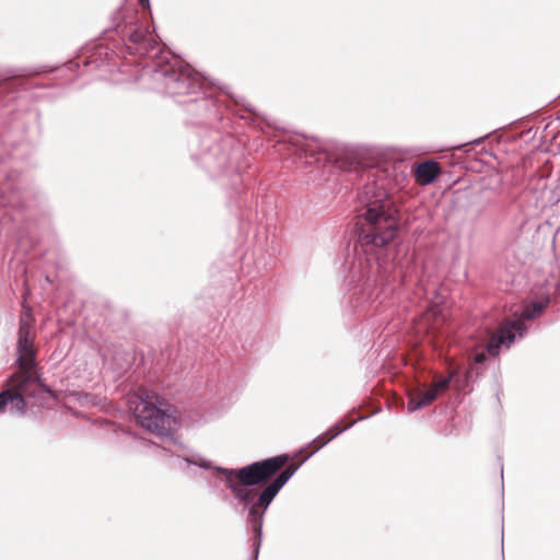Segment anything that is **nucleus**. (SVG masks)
<instances>
[{
	"instance_id": "nucleus-24",
	"label": "nucleus",
	"mask_w": 560,
	"mask_h": 560,
	"mask_svg": "<svg viewBox=\"0 0 560 560\" xmlns=\"http://www.w3.org/2000/svg\"><path fill=\"white\" fill-rule=\"evenodd\" d=\"M45 279H46V281H48V282H50V281H51V280H50V278H49V276H46V278H45Z\"/></svg>"
},
{
	"instance_id": "nucleus-18",
	"label": "nucleus",
	"mask_w": 560,
	"mask_h": 560,
	"mask_svg": "<svg viewBox=\"0 0 560 560\" xmlns=\"http://www.w3.org/2000/svg\"><path fill=\"white\" fill-rule=\"evenodd\" d=\"M555 198L553 202L558 203L560 201V184L553 190Z\"/></svg>"
},
{
	"instance_id": "nucleus-12",
	"label": "nucleus",
	"mask_w": 560,
	"mask_h": 560,
	"mask_svg": "<svg viewBox=\"0 0 560 560\" xmlns=\"http://www.w3.org/2000/svg\"><path fill=\"white\" fill-rule=\"evenodd\" d=\"M436 398H438L436 392L432 390L431 388H429L424 392H421L419 398H417L415 396L409 398L408 411L415 412L421 408H424L428 405H430L432 401H434Z\"/></svg>"
},
{
	"instance_id": "nucleus-13",
	"label": "nucleus",
	"mask_w": 560,
	"mask_h": 560,
	"mask_svg": "<svg viewBox=\"0 0 560 560\" xmlns=\"http://www.w3.org/2000/svg\"><path fill=\"white\" fill-rule=\"evenodd\" d=\"M26 389V387H24L23 389H16L18 392L16 393H11L9 389H8V396L7 397H10V400H9V404H10V410L11 412H19V413H24L25 412V409H26V400L24 398V395L22 392H24Z\"/></svg>"
},
{
	"instance_id": "nucleus-19",
	"label": "nucleus",
	"mask_w": 560,
	"mask_h": 560,
	"mask_svg": "<svg viewBox=\"0 0 560 560\" xmlns=\"http://www.w3.org/2000/svg\"><path fill=\"white\" fill-rule=\"evenodd\" d=\"M139 4L142 7V9L150 10V0H138Z\"/></svg>"
},
{
	"instance_id": "nucleus-15",
	"label": "nucleus",
	"mask_w": 560,
	"mask_h": 560,
	"mask_svg": "<svg viewBox=\"0 0 560 560\" xmlns=\"http://www.w3.org/2000/svg\"><path fill=\"white\" fill-rule=\"evenodd\" d=\"M18 339H32L31 325L23 318L19 322Z\"/></svg>"
},
{
	"instance_id": "nucleus-22",
	"label": "nucleus",
	"mask_w": 560,
	"mask_h": 560,
	"mask_svg": "<svg viewBox=\"0 0 560 560\" xmlns=\"http://www.w3.org/2000/svg\"><path fill=\"white\" fill-rule=\"evenodd\" d=\"M500 474H501V478H503V466L502 465H501Z\"/></svg>"
},
{
	"instance_id": "nucleus-8",
	"label": "nucleus",
	"mask_w": 560,
	"mask_h": 560,
	"mask_svg": "<svg viewBox=\"0 0 560 560\" xmlns=\"http://www.w3.org/2000/svg\"><path fill=\"white\" fill-rule=\"evenodd\" d=\"M135 417L142 428L153 432L160 440L175 441L173 431L177 424L176 418L165 409L148 400V397L141 398L135 409Z\"/></svg>"
},
{
	"instance_id": "nucleus-1",
	"label": "nucleus",
	"mask_w": 560,
	"mask_h": 560,
	"mask_svg": "<svg viewBox=\"0 0 560 560\" xmlns=\"http://www.w3.org/2000/svg\"><path fill=\"white\" fill-rule=\"evenodd\" d=\"M335 163L364 182L358 192V237L352 248L348 246L342 264L348 303L354 313H363L394 292L396 264L381 259L378 252L390 245L400 231L401 215L394 192L404 187L408 166L398 161L368 167L351 147H343Z\"/></svg>"
},
{
	"instance_id": "nucleus-17",
	"label": "nucleus",
	"mask_w": 560,
	"mask_h": 560,
	"mask_svg": "<svg viewBox=\"0 0 560 560\" xmlns=\"http://www.w3.org/2000/svg\"><path fill=\"white\" fill-rule=\"evenodd\" d=\"M8 389L0 392V412H3L5 407L9 405L10 397H7Z\"/></svg>"
},
{
	"instance_id": "nucleus-2",
	"label": "nucleus",
	"mask_w": 560,
	"mask_h": 560,
	"mask_svg": "<svg viewBox=\"0 0 560 560\" xmlns=\"http://www.w3.org/2000/svg\"><path fill=\"white\" fill-rule=\"evenodd\" d=\"M341 433L342 430H338L329 435V431H326L316 436L306 446L312 447V451L299 464L287 465L277 476L276 474L290 459L289 455H276L240 468L212 466L210 460L199 454L179 458L186 463V466L194 465L203 469H213L222 475L234 499L247 511L246 527L252 533L249 537L250 556L247 560H258L262 542L264 520L268 508L299 467Z\"/></svg>"
},
{
	"instance_id": "nucleus-3",
	"label": "nucleus",
	"mask_w": 560,
	"mask_h": 560,
	"mask_svg": "<svg viewBox=\"0 0 560 560\" xmlns=\"http://www.w3.org/2000/svg\"><path fill=\"white\" fill-rule=\"evenodd\" d=\"M237 114L233 110L220 108L219 116L221 118L211 117L196 118V130L188 140V149L190 158L197 166L203 170L210 178L220 179L228 178L229 189L228 197L230 207L240 210V219L242 221L252 222L257 215L254 191L244 186V179L240 171L242 166L238 164L242 158L240 149H234V139L230 131V117L224 114H232L241 119H246L242 110L246 112L242 106L235 107Z\"/></svg>"
},
{
	"instance_id": "nucleus-23",
	"label": "nucleus",
	"mask_w": 560,
	"mask_h": 560,
	"mask_svg": "<svg viewBox=\"0 0 560 560\" xmlns=\"http://www.w3.org/2000/svg\"><path fill=\"white\" fill-rule=\"evenodd\" d=\"M364 419H366V417L365 416H361L358 420H364Z\"/></svg>"
},
{
	"instance_id": "nucleus-11",
	"label": "nucleus",
	"mask_w": 560,
	"mask_h": 560,
	"mask_svg": "<svg viewBox=\"0 0 560 560\" xmlns=\"http://www.w3.org/2000/svg\"><path fill=\"white\" fill-rule=\"evenodd\" d=\"M487 355H490V357H495V355H491L487 350L486 351H481V352H476L471 358H470V362H469V368L467 369V371L465 372V375H464V384H468L469 382H471L472 377H474V374L476 376L480 375V371H479V366L483 365L487 361Z\"/></svg>"
},
{
	"instance_id": "nucleus-7",
	"label": "nucleus",
	"mask_w": 560,
	"mask_h": 560,
	"mask_svg": "<svg viewBox=\"0 0 560 560\" xmlns=\"http://www.w3.org/2000/svg\"><path fill=\"white\" fill-rule=\"evenodd\" d=\"M16 364L19 371L13 373L9 383L14 389H23L30 384H37L39 388L49 395H54V390L42 378V374L36 361V348L33 339H18L16 343Z\"/></svg>"
},
{
	"instance_id": "nucleus-21",
	"label": "nucleus",
	"mask_w": 560,
	"mask_h": 560,
	"mask_svg": "<svg viewBox=\"0 0 560 560\" xmlns=\"http://www.w3.org/2000/svg\"><path fill=\"white\" fill-rule=\"evenodd\" d=\"M482 141V138L474 140V143H480Z\"/></svg>"
},
{
	"instance_id": "nucleus-20",
	"label": "nucleus",
	"mask_w": 560,
	"mask_h": 560,
	"mask_svg": "<svg viewBox=\"0 0 560 560\" xmlns=\"http://www.w3.org/2000/svg\"><path fill=\"white\" fill-rule=\"evenodd\" d=\"M501 544H502V546H501V552H502V555H503V553H504V549H503V537L501 538Z\"/></svg>"
},
{
	"instance_id": "nucleus-16",
	"label": "nucleus",
	"mask_w": 560,
	"mask_h": 560,
	"mask_svg": "<svg viewBox=\"0 0 560 560\" xmlns=\"http://www.w3.org/2000/svg\"><path fill=\"white\" fill-rule=\"evenodd\" d=\"M357 420L350 421L347 425L342 427L340 422H336L332 427H330L327 431H329V435L331 433L338 432V430H342V432L347 431L351 427L355 424Z\"/></svg>"
},
{
	"instance_id": "nucleus-4",
	"label": "nucleus",
	"mask_w": 560,
	"mask_h": 560,
	"mask_svg": "<svg viewBox=\"0 0 560 560\" xmlns=\"http://www.w3.org/2000/svg\"><path fill=\"white\" fill-rule=\"evenodd\" d=\"M155 45L159 52L144 56L150 60L143 70L149 75L153 90L168 95L185 107L189 116L188 124H197L196 118L210 119L212 116L222 119L219 114L223 106L235 114V107L242 106L247 114L258 116L256 109L244 97L232 93L228 86H220L221 95H214L212 89L206 86V81L199 72L180 57L163 50L156 40Z\"/></svg>"
},
{
	"instance_id": "nucleus-10",
	"label": "nucleus",
	"mask_w": 560,
	"mask_h": 560,
	"mask_svg": "<svg viewBox=\"0 0 560 560\" xmlns=\"http://www.w3.org/2000/svg\"><path fill=\"white\" fill-rule=\"evenodd\" d=\"M412 171L416 182L425 186L438 179L441 174V166L436 161L428 160L419 163Z\"/></svg>"
},
{
	"instance_id": "nucleus-14",
	"label": "nucleus",
	"mask_w": 560,
	"mask_h": 560,
	"mask_svg": "<svg viewBox=\"0 0 560 560\" xmlns=\"http://www.w3.org/2000/svg\"><path fill=\"white\" fill-rule=\"evenodd\" d=\"M456 374H457V372L454 371L451 374H448L447 376L436 380L430 388L432 390H435L436 396L439 397L440 394L444 393L445 390H447L450 388L451 383L455 380Z\"/></svg>"
},
{
	"instance_id": "nucleus-6",
	"label": "nucleus",
	"mask_w": 560,
	"mask_h": 560,
	"mask_svg": "<svg viewBox=\"0 0 560 560\" xmlns=\"http://www.w3.org/2000/svg\"><path fill=\"white\" fill-rule=\"evenodd\" d=\"M549 302L548 296L542 300L532 301L523 308L520 318L502 323L488 341L487 351L491 355H499L502 349H510L516 338L521 339L526 335L527 326L525 320H533L539 317L547 308Z\"/></svg>"
},
{
	"instance_id": "nucleus-5",
	"label": "nucleus",
	"mask_w": 560,
	"mask_h": 560,
	"mask_svg": "<svg viewBox=\"0 0 560 560\" xmlns=\"http://www.w3.org/2000/svg\"><path fill=\"white\" fill-rule=\"evenodd\" d=\"M112 26L104 30V40L93 47H85L74 60L66 63L73 71L83 65L88 70H118V59L128 52L132 56L156 55L159 49L155 37L137 21L135 15L127 16L124 8H118L110 16Z\"/></svg>"
},
{
	"instance_id": "nucleus-9",
	"label": "nucleus",
	"mask_w": 560,
	"mask_h": 560,
	"mask_svg": "<svg viewBox=\"0 0 560 560\" xmlns=\"http://www.w3.org/2000/svg\"><path fill=\"white\" fill-rule=\"evenodd\" d=\"M283 144L288 147L289 152H293L302 156H314L324 150L323 143L317 138H306V137H289L288 140H283Z\"/></svg>"
}]
</instances>
